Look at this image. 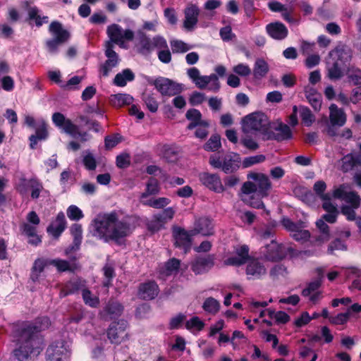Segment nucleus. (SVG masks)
<instances>
[{"mask_svg":"<svg viewBox=\"0 0 361 361\" xmlns=\"http://www.w3.org/2000/svg\"><path fill=\"white\" fill-rule=\"evenodd\" d=\"M51 322L48 317H39L33 322H23L14 324L12 335L18 348L14 355L19 361H30L42 350V339L39 332L49 328Z\"/></svg>","mask_w":361,"mask_h":361,"instance_id":"1","label":"nucleus"},{"mask_svg":"<svg viewBox=\"0 0 361 361\" xmlns=\"http://www.w3.org/2000/svg\"><path fill=\"white\" fill-rule=\"evenodd\" d=\"M135 217L123 210H113L98 214L90 224L92 235L108 243H119L135 228Z\"/></svg>","mask_w":361,"mask_h":361,"instance_id":"2","label":"nucleus"},{"mask_svg":"<svg viewBox=\"0 0 361 361\" xmlns=\"http://www.w3.org/2000/svg\"><path fill=\"white\" fill-rule=\"evenodd\" d=\"M247 178L252 181H246L243 184L241 200L253 208H264L262 199L269 195L272 188L269 176L262 173L251 172L247 174Z\"/></svg>","mask_w":361,"mask_h":361,"instance_id":"3","label":"nucleus"},{"mask_svg":"<svg viewBox=\"0 0 361 361\" xmlns=\"http://www.w3.org/2000/svg\"><path fill=\"white\" fill-rule=\"evenodd\" d=\"M269 121L267 116L260 112L250 114L242 120V130L245 133H260L266 137L269 132Z\"/></svg>","mask_w":361,"mask_h":361,"instance_id":"4","label":"nucleus"},{"mask_svg":"<svg viewBox=\"0 0 361 361\" xmlns=\"http://www.w3.org/2000/svg\"><path fill=\"white\" fill-rule=\"evenodd\" d=\"M187 75L199 89L207 88L210 91L216 92L220 88L218 76L214 73L202 75L199 69L192 67L187 70Z\"/></svg>","mask_w":361,"mask_h":361,"instance_id":"5","label":"nucleus"},{"mask_svg":"<svg viewBox=\"0 0 361 361\" xmlns=\"http://www.w3.org/2000/svg\"><path fill=\"white\" fill-rule=\"evenodd\" d=\"M49 32L54 36L53 39L46 42L49 52L54 54L60 45L68 41L70 37L69 32L63 28L61 23L58 21L52 22L49 27Z\"/></svg>","mask_w":361,"mask_h":361,"instance_id":"6","label":"nucleus"},{"mask_svg":"<svg viewBox=\"0 0 361 361\" xmlns=\"http://www.w3.org/2000/svg\"><path fill=\"white\" fill-rule=\"evenodd\" d=\"M106 34L109 40L106 42H111L112 44H118L121 48H127L126 42L134 39V32L130 29H123L121 26L114 23L106 28Z\"/></svg>","mask_w":361,"mask_h":361,"instance_id":"7","label":"nucleus"},{"mask_svg":"<svg viewBox=\"0 0 361 361\" xmlns=\"http://www.w3.org/2000/svg\"><path fill=\"white\" fill-rule=\"evenodd\" d=\"M52 121L56 126L61 128L66 133L71 135L72 137H80L82 142L87 140V133L79 132L78 126L73 123L70 119L66 118L61 113H54L52 115Z\"/></svg>","mask_w":361,"mask_h":361,"instance_id":"8","label":"nucleus"},{"mask_svg":"<svg viewBox=\"0 0 361 361\" xmlns=\"http://www.w3.org/2000/svg\"><path fill=\"white\" fill-rule=\"evenodd\" d=\"M166 46V40L161 36H155L151 39L145 35H142L139 38L137 49L141 54L148 55L154 49H161Z\"/></svg>","mask_w":361,"mask_h":361,"instance_id":"9","label":"nucleus"},{"mask_svg":"<svg viewBox=\"0 0 361 361\" xmlns=\"http://www.w3.org/2000/svg\"><path fill=\"white\" fill-rule=\"evenodd\" d=\"M262 258L265 261L277 262L283 259L286 255V250L282 244L271 240L269 244L261 249Z\"/></svg>","mask_w":361,"mask_h":361,"instance_id":"10","label":"nucleus"},{"mask_svg":"<svg viewBox=\"0 0 361 361\" xmlns=\"http://www.w3.org/2000/svg\"><path fill=\"white\" fill-rule=\"evenodd\" d=\"M69 349L63 341L52 343L47 350V361H66L69 356Z\"/></svg>","mask_w":361,"mask_h":361,"instance_id":"11","label":"nucleus"},{"mask_svg":"<svg viewBox=\"0 0 361 361\" xmlns=\"http://www.w3.org/2000/svg\"><path fill=\"white\" fill-rule=\"evenodd\" d=\"M104 54L107 59L101 65L100 71L103 76L109 75L111 70L116 67L120 61L118 54L114 51V46L111 42H105Z\"/></svg>","mask_w":361,"mask_h":361,"instance_id":"12","label":"nucleus"},{"mask_svg":"<svg viewBox=\"0 0 361 361\" xmlns=\"http://www.w3.org/2000/svg\"><path fill=\"white\" fill-rule=\"evenodd\" d=\"M249 247L246 245H237L233 247V255L227 257L224 264L228 266H241L247 263L250 259Z\"/></svg>","mask_w":361,"mask_h":361,"instance_id":"13","label":"nucleus"},{"mask_svg":"<svg viewBox=\"0 0 361 361\" xmlns=\"http://www.w3.org/2000/svg\"><path fill=\"white\" fill-rule=\"evenodd\" d=\"M154 85L156 89L162 94L166 96H175L182 91L181 85L165 78H157L154 80Z\"/></svg>","mask_w":361,"mask_h":361,"instance_id":"14","label":"nucleus"},{"mask_svg":"<svg viewBox=\"0 0 361 361\" xmlns=\"http://www.w3.org/2000/svg\"><path fill=\"white\" fill-rule=\"evenodd\" d=\"M127 327L128 323L123 319L112 323L107 331V336L111 343H121L123 338L127 335L126 333Z\"/></svg>","mask_w":361,"mask_h":361,"instance_id":"15","label":"nucleus"},{"mask_svg":"<svg viewBox=\"0 0 361 361\" xmlns=\"http://www.w3.org/2000/svg\"><path fill=\"white\" fill-rule=\"evenodd\" d=\"M199 179L204 186L216 192L221 193L226 190L219 176L216 173L203 172L200 173Z\"/></svg>","mask_w":361,"mask_h":361,"instance_id":"16","label":"nucleus"},{"mask_svg":"<svg viewBox=\"0 0 361 361\" xmlns=\"http://www.w3.org/2000/svg\"><path fill=\"white\" fill-rule=\"evenodd\" d=\"M192 235L201 234L202 235H212L214 234V224L212 219L203 216L195 219Z\"/></svg>","mask_w":361,"mask_h":361,"instance_id":"17","label":"nucleus"},{"mask_svg":"<svg viewBox=\"0 0 361 361\" xmlns=\"http://www.w3.org/2000/svg\"><path fill=\"white\" fill-rule=\"evenodd\" d=\"M183 13L185 16L183 27L186 30L191 31L198 22L200 9L196 4L189 3L185 8Z\"/></svg>","mask_w":361,"mask_h":361,"instance_id":"18","label":"nucleus"},{"mask_svg":"<svg viewBox=\"0 0 361 361\" xmlns=\"http://www.w3.org/2000/svg\"><path fill=\"white\" fill-rule=\"evenodd\" d=\"M245 272L249 279H260L267 275V269L259 259H250Z\"/></svg>","mask_w":361,"mask_h":361,"instance_id":"19","label":"nucleus"},{"mask_svg":"<svg viewBox=\"0 0 361 361\" xmlns=\"http://www.w3.org/2000/svg\"><path fill=\"white\" fill-rule=\"evenodd\" d=\"M173 235L175 245L183 248L186 253L191 247V231L189 233L183 228L177 227L173 229Z\"/></svg>","mask_w":361,"mask_h":361,"instance_id":"20","label":"nucleus"},{"mask_svg":"<svg viewBox=\"0 0 361 361\" xmlns=\"http://www.w3.org/2000/svg\"><path fill=\"white\" fill-rule=\"evenodd\" d=\"M352 57L351 51L344 45H338L329 54V58L337 61L341 65H345L348 63Z\"/></svg>","mask_w":361,"mask_h":361,"instance_id":"21","label":"nucleus"},{"mask_svg":"<svg viewBox=\"0 0 361 361\" xmlns=\"http://www.w3.org/2000/svg\"><path fill=\"white\" fill-rule=\"evenodd\" d=\"M214 264V257L207 255L197 257L192 264V269L196 274H201L208 271Z\"/></svg>","mask_w":361,"mask_h":361,"instance_id":"22","label":"nucleus"},{"mask_svg":"<svg viewBox=\"0 0 361 361\" xmlns=\"http://www.w3.org/2000/svg\"><path fill=\"white\" fill-rule=\"evenodd\" d=\"M274 130L276 133L268 132L267 137H263V140H276L278 141H282L292 137V131L290 127L286 124L280 123L274 127Z\"/></svg>","mask_w":361,"mask_h":361,"instance_id":"23","label":"nucleus"},{"mask_svg":"<svg viewBox=\"0 0 361 361\" xmlns=\"http://www.w3.org/2000/svg\"><path fill=\"white\" fill-rule=\"evenodd\" d=\"M159 292V287L154 281L141 283L138 288V295L143 300H152L158 295Z\"/></svg>","mask_w":361,"mask_h":361,"instance_id":"24","label":"nucleus"},{"mask_svg":"<svg viewBox=\"0 0 361 361\" xmlns=\"http://www.w3.org/2000/svg\"><path fill=\"white\" fill-rule=\"evenodd\" d=\"M66 227V220L63 212H59L56 219L47 227V232L54 238H59Z\"/></svg>","mask_w":361,"mask_h":361,"instance_id":"25","label":"nucleus"},{"mask_svg":"<svg viewBox=\"0 0 361 361\" xmlns=\"http://www.w3.org/2000/svg\"><path fill=\"white\" fill-rule=\"evenodd\" d=\"M329 119L332 126L341 127L346 123V114L342 109L332 104L329 106Z\"/></svg>","mask_w":361,"mask_h":361,"instance_id":"26","label":"nucleus"},{"mask_svg":"<svg viewBox=\"0 0 361 361\" xmlns=\"http://www.w3.org/2000/svg\"><path fill=\"white\" fill-rule=\"evenodd\" d=\"M266 30L271 37L277 40L283 39L288 35V29L283 23L279 22L268 24Z\"/></svg>","mask_w":361,"mask_h":361,"instance_id":"27","label":"nucleus"},{"mask_svg":"<svg viewBox=\"0 0 361 361\" xmlns=\"http://www.w3.org/2000/svg\"><path fill=\"white\" fill-rule=\"evenodd\" d=\"M305 97L316 111H319L322 107V95L312 87L307 86L305 87Z\"/></svg>","mask_w":361,"mask_h":361,"instance_id":"28","label":"nucleus"},{"mask_svg":"<svg viewBox=\"0 0 361 361\" xmlns=\"http://www.w3.org/2000/svg\"><path fill=\"white\" fill-rule=\"evenodd\" d=\"M123 310V307L121 304L117 302L109 301L101 314L104 319L109 320L120 316Z\"/></svg>","mask_w":361,"mask_h":361,"instance_id":"29","label":"nucleus"},{"mask_svg":"<svg viewBox=\"0 0 361 361\" xmlns=\"http://www.w3.org/2000/svg\"><path fill=\"white\" fill-rule=\"evenodd\" d=\"M86 288L85 281L80 279H75L66 283L64 288L61 291L63 296H66L70 294H74L79 290L83 291Z\"/></svg>","mask_w":361,"mask_h":361,"instance_id":"30","label":"nucleus"},{"mask_svg":"<svg viewBox=\"0 0 361 361\" xmlns=\"http://www.w3.org/2000/svg\"><path fill=\"white\" fill-rule=\"evenodd\" d=\"M322 208L327 212L320 219L329 224H334L338 215V210L336 204L331 201L322 203Z\"/></svg>","mask_w":361,"mask_h":361,"instance_id":"31","label":"nucleus"},{"mask_svg":"<svg viewBox=\"0 0 361 361\" xmlns=\"http://www.w3.org/2000/svg\"><path fill=\"white\" fill-rule=\"evenodd\" d=\"M235 156L226 155L223 157V162L221 169L225 173H231L240 168L239 157L235 158Z\"/></svg>","mask_w":361,"mask_h":361,"instance_id":"32","label":"nucleus"},{"mask_svg":"<svg viewBox=\"0 0 361 361\" xmlns=\"http://www.w3.org/2000/svg\"><path fill=\"white\" fill-rule=\"evenodd\" d=\"M48 137L47 124L44 121H41L36 129L35 135H32L29 140L30 141V147L35 149L39 140H46Z\"/></svg>","mask_w":361,"mask_h":361,"instance_id":"33","label":"nucleus"},{"mask_svg":"<svg viewBox=\"0 0 361 361\" xmlns=\"http://www.w3.org/2000/svg\"><path fill=\"white\" fill-rule=\"evenodd\" d=\"M327 71L328 77L331 80H337L342 77L343 72L341 70V66L337 61H335L330 58H328L327 61Z\"/></svg>","mask_w":361,"mask_h":361,"instance_id":"34","label":"nucleus"},{"mask_svg":"<svg viewBox=\"0 0 361 361\" xmlns=\"http://www.w3.org/2000/svg\"><path fill=\"white\" fill-rule=\"evenodd\" d=\"M159 192V186L158 181L151 178L147 185H146V190L142 192L140 195V202L144 200H149L147 197L149 195H155Z\"/></svg>","mask_w":361,"mask_h":361,"instance_id":"35","label":"nucleus"},{"mask_svg":"<svg viewBox=\"0 0 361 361\" xmlns=\"http://www.w3.org/2000/svg\"><path fill=\"white\" fill-rule=\"evenodd\" d=\"M165 224L161 220V217L159 215L154 214L151 219L146 221V226L147 230L152 233L158 232L159 231L164 228Z\"/></svg>","mask_w":361,"mask_h":361,"instance_id":"36","label":"nucleus"},{"mask_svg":"<svg viewBox=\"0 0 361 361\" xmlns=\"http://www.w3.org/2000/svg\"><path fill=\"white\" fill-rule=\"evenodd\" d=\"M269 71L268 63L262 59L256 60L254 69L253 75L256 79H261L267 74Z\"/></svg>","mask_w":361,"mask_h":361,"instance_id":"37","label":"nucleus"},{"mask_svg":"<svg viewBox=\"0 0 361 361\" xmlns=\"http://www.w3.org/2000/svg\"><path fill=\"white\" fill-rule=\"evenodd\" d=\"M134 78V73L130 69H125L121 73L116 74L114 82L116 85L123 87L128 81H132Z\"/></svg>","mask_w":361,"mask_h":361,"instance_id":"38","label":"nucleus"},{"mask_svg":"<svg viewBox=\"0 0 361 361\" xmlns=\"http://www.w3.org/2000/svg\"><path fill=\"white\" fill-rule=\"evenodd\" d=\"M49 262L50 259L42 258H38L35 261L31 275V278L33 281L38 280L39 274L44 271V267L49 264Z\"/></svg>","mask_w":361,"mask_h":361,"instance_id":"39","label":"nucleus"},{"mask_svg":"<svg viewBox=\"0 0 361 361\" xmlns=\"http://www.w3.org/2000/svg\"><path fill=\"white\" fill-rule=\"evenodd\" d=\"M299 114L305 126H311L315 121V116L307 106H299Z\"/></svg>","mask_w":361,"mask_h":361,"instance_id":"40","label":"nucleus"},{"mask_svg":"<svg viewBox=\"0 0 361 361\" xmlns=\"http://www.w3.org/2000/svg\"><path fill=\"white\" fill-rule=\"evenodd\" d=\"M313 188L315 193L319 197V198L322 200L323 202L331 201V194L324 193V191L326 189V185L324 181H317L314 183Z\"/></svg>","mask_w":361,"mask_h":361,"instance_id":"41","label":"nucleus"},{"mask_svg":"<svg viewBox=\"0 0 361 361\" xmlns=\"http://www.w3.org/2000/svg\"><path fill=\"white\" fill-rule=\"evenodd\" d=\"M111 104L116 107H121L123 105L130 104L133 99L127 94H116L110 97Z\"/></svg>","mask_w":361,"mask_h":361,"instance_id":"42","label":"nucleus"},{"mask_svg":"<svg viewBox=\"0 0 361 361\" xmlns=\"http://www.w3.org/2000/svg\"><path fill=\"white\" fill-rule=\"evenodd\" d=\"M202 308L209 314H216L219 311L220 303L215 298L209 297L204 301Z\"/></svg>","mask_w":361,"mask_h":361,"instance_id":"43","label":"nucleus"},{"mask_svg":"<svg viewBox=\"0 0 361 361\" xmlns=\"http://www.w3.org/2000/svg\"><path fill=\"white\" fill-rule=\"evenodd\" d=\"M29 188L31 190L30 196L33 200L39 198L40 193L44 190L42 183L36 178L29 179Z\"/></svg>","mask_w":361,"mask_h":361,"instance_id":"44","label":"nucleus"},{"mask_svg":"<svg viewBox=\"0 0 361 361\" xmlns=\"http://www.w3.org/2000/svg\"><path fill=\"white\" fill-rule=\"evenodd\" d=\"M170 200L166 197L149 198L142 201V204L155 209H162L170 203Z\"/></svg>","mask_w":361,"mask_h":361,"instance_id":"45","label":"nucleus"},{"mask_svg":"<svg viewBox=\"0 0 361 361\" xmlns=\"http://www.w3.org/2000/svg\"><path fill=\"white\" fill-rule=\"evenodd\" d=\"M170 44L174 54L185 53L193 47L192 45H190L179 39L171 40Z\"/></svg>","mask_w":361,"mask_h":361,"instance_id":"46","label":"nucleus"},{"mask_svg":"<svg viewBox=\"0 0 361 361\" xmlns=\"http://www.w3.org/2000/svg\"><path fill=\"white\" fill-rule=\"evenodd\" d=\"M221 147L220 136L217 134L212 135L204 144V149L209 152H215Z\"/></svg>","mask_w":361,"mask_h":361,"instance_id":"47","label":"nucleus"},{"mask_svg":"<svg viewBox=\"0 0 361 361\" xmlns=\"http://www.w3.org/2000/svg\"><path fill=\"white\" fill-rule=\"evenodd\" d=\"M82 296L85 303L92 307H96L99 304V298L94 295L87 288L83 289Z\"/></svg>","mask_w":361,"mask_h":361,"instance_id":"48","label":"nucleus"},{"mask_svg":"<svg viewBox=\"0 0 361 361\" xmlns=\"http://www.w3.org/2000/svg\"><path fill=\"white\" fill-rule=\"evenodd\" d=\"M186 118L190 121L201 123L202 126H209V123L202 120L200 111L195 109H189L185 115Z\"/></svg>","mask_w":361,"mask_h":361,"instance_id":"49","label":"nucleus"},{"mask_svg":"<svg viewBox=\"0 0 361 361\" xmlns=\"http://www.w3.org/2000/svg\"><path fill=\"white\" fill-rule=\"evenodd\" d=\"M28 16L30 20H35L37 26H41L43 23L48 22V17H41L39 15V10L36 7L30 8L28 10Z\"/></svg>","mask_w":361,"mask_h":361,"instance_id":"50","label":"nucleus"},{"mask_svg":"<svg viewBox=\"0 0 361 361\" xmlns=\"http://www.w3.org/2000/svg\"><path fill=\"white\" fill-rule=\"evenodd\" d=\"M341 169L344 173L351 171L355 166L353 153H350L344 156L341 159Z\"/></svg>","mask_w":361,"mask_h":361,"instance_id":"51","label":"nucleus"},{"mask_svg":"<svg viewBox=\"0 0 361 361\" xmlns=\"http://www.w3.org/2000/svg\"><path fill=\"white\" fill-rule=\"evenodd\" d=\"M266 160V157L263 154H257L255 156H251L248 157H245L243 162V167L246 169L249 168L253 165L262 163Z\"/></svg>","mask_w":361,"mask_h":361,"instance_id":"52","label":"nucleus"},{"mask_svg":"<svg viewBox=\"0 0 361 361\" xmlns=\"http://www.w3.org/2000/svg\"><path fill=\"white\" fill-rule=\"evenodd\" d=\"M350 191L349 185L347 184H341L333 190L331 197L335 199L343 200Z\"/></svg>","mask_w":361,"mask_h":361,"instance_id":"53","label":"nucleus"},{"mask_svg":"<svg viewBox=\"0 0 361 361\" xmlns=\"http://www.w3.org/2000/svg\"><path fill=\"white\" fill-rule=\"evenodd\" d=\"M322 285L321 280L316 279L311 282H310L307 287L304 288L302 291V295L307 298L312 293H317L319 291V288Z\"/></svg>","mask_w":361,"mask_h":361,"instance_id":"54","label":"nucleus"},{"mask_svg":"<svg viewBox=\"0 0 361 361\" xmlns=\"http://www.w3.org/2000/svg\"><path fill=\"white\" fill-rule=\"evenodd\" d=\"M28 188L29 179H27L25 176L23 175L16 183L15 188L21 196H25L27 193Z\"/></svg>","mask_w":361,"mask_h":361,"instance_id":"55","label":"nucleus"},{"mask_svg":"<svg viewBox=\"0 0 361 361\" xmlns=\"http://www.w3.org/2000/svg\"><path fill=\"white\" fill-rule=\"evenodd\" d=\"M82 163L88 170H94L97 167V162L94 155L89 151L84 152Z\"/></svg>","mask_w":361,"mask_h":361,"instance_id":"56","label":"nucleus"},{"mask_svg":"<svg viewBox=\"0 0 361 361\" xmlns=\"http://www.w3.org/2000/svg\"><path fill=\"white\" fill-rule=\"evenodd\" d=\"M338 250H347V245L339 238H336L331 242L328 246L327 252L329 255H334V252Z\"/></svg>","mask_w":361,"mask_h":361,"instance_id":"57","label":"nucleus"},{"mask_svg":"<svg viewBox=\"0 0 361 361\" xmlns=\"http://www.w3.org/2000/svg\"><path fill=\"white\" fill-rule=\"evenodd\" d=\"M82 226L80 224H74L71 227V233L73 236V243L77 248L79 247L82 240Z\"/></svg>","mask_w":361,"mask_h":361,"instance_id":"58","label":"nucleus"},{"mask_svg":"<svg viewBox=\"0 0 361 361\" xmlns=\"http://www.w3.org/2000/svg\"><path fill=\"white\" fill-rule=\"evenodd\" d=\"M49 264L56 267L57 270L60 272L73 271L71 265L66 260L60 259H50Z\"/></svg>","mask_w":361,"mask_h":361,"instance_id":"59","label":"nucleus"},{"mask_svg":"<svg viewBox=\"0 0 361 361\" xmlns=\"http://www.w3.org/2000/svg\"><path fill=\"white\" fill-rule=\"evenodd\" d=\"M66 213L68 219L72 221H78L84 216L82 210L73 204L68 207Z\"/></svg>","mask_w":361,"mask_h":361,"instance_id":"60","label":"nucleus"},{"mask_svg":"<svg viewBox=\"0 0 361 361\" xmlns=\"http://www.w3.org/2000/svg\"><path fill=\"white\" fill-rule=\"evenodd\" d=\"M343 200L353 208H358L361 204V198L355 191L350 190Z\"/></svg>","mask_w":361,"mask_h":361,"instance_id":"61","label":"nucleus"},{"mask_svg":"<svg viewBox=\"0 0 361 361\" xmlns=\"http://www.w3.org/2000/svg\"><path fill=\"white\" fill-rule=\"evenodd\" d=\"M204 326V322L198 317H193L185 323V327L189 330L195 329L200 331L203 329Z\"/></svg>","mask_w":361,"mask_h":361,"instance_id":"62","label":"nucleus"},{"mask_svg":"<svg viewBox=\"0 0 361 361\" xmlns=\"http://www.w3.org/2000/svg\"><path fill=\"white\" fill-rule=\"evenodd\" d=\"M291 235L295 240L303 243L310 239V233L307 230L303 229V227H300Z\"/></svg>","mask_w":361,"mask_h":361,"instance_id":"63","label":"nucleus"},{"mask_svg":"<svg viewBox=\"0 0 361 361\" xmlns=\"http://www.w3.org/2000/svg\"><path fill=\"white\" fill-rule=\"evenodd\" d=\"M269 274L274 279H278L287 274V269L283 264H276L271 269Z\"/></svg>","mask_w":361,"mask_h":361,"instance_id":"64","label":"nucleus"}]
</instances>
